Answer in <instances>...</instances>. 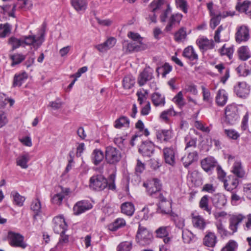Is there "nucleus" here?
I'll return each mask as SVG.
<instances>
[{"label":"nucleus","instance_id":"obj_3","mask_svg":"<svg viewBox=\"0 0 251 251\" xmlns=\"http://www.w3.org/2000/svg\"><path fill=\"white\" fill-rule=\"evenodd\" d=\"M153 235L146 227L139 224L136 235V241L140 246L150 245L152 241Z\"/></svg>","mask_w":251,"mask_h":251},{"label":"nucleus","instance_id":"obj_2","mask_svg":"<svg viewBox=\"0 0 251 251\" xmlns=\"http://www.w3.org/2000/svg\"><path fill=\"white\" fill-rule=\"evenodd\" d=\"M143 186L146 188L147 192L152 198L157 199L166 194L165 192L162 190V184L157 178H153L144 182Z\"/></svg>","mask_w":251,"mask_h":251},{"label":"nucleus","instance_id":"obj_56","mask_svg":"<svg viewBox=\"0 0 251 251\" xmlns=\"http://www.w3.org/2000/svg\"><path fill=\"white\" fill-rule=\"evenodd\" d=\"M132 248L130 242H124L121 243L117 247V251H130Z\"/></svg>","mask_w":251,"mask_h":251},{"label":"nucleus","instance_id":"obj_20","mask_svg":"<svg viewBox=\"0 0 251 251\" xmlns=\"http://www.w3.org/2000/svg\"><path fill=\"white\" fill-rule=\"evenodd\" d=\"M197 44L199 48L203 50H211L214 48L215 44L212 40H208L206 38H201L197 40Z\"/></svg>","mask_w":251,"mask_h":251},{"label":"nucleus","instance_id":"obj_49","mask_svg":"<svg viewBox=\"0 0 251 251\" xmlns=\"http://www.w3.org/2000/svg\"><path fill=\"white\" fill-rule=\"evenodd\" d=\"M216 226L217 228L218 233L222 236H227L230 234V233L225 229L224 226L222 223V221L220 219L216 223Z\"/></svg>","mask_w":251,"mask_h":251},{"label":"nucleus","instance_id":"obj_16","mask_svg":"<svg viewBox=\"0 0 251 251\" xmlns=\"http://www.w3.org/2000/svg\"><path fill=\"white\" fill-rule=\"evenodd\" d=\"M154 151L153 144L150 141L143 142L139 148V152L143 156H151Z\"/></svg>","mask_w":251,"mask_h":251},{"label":"nucleus","instance_id":"obj_27","mask_svg":"<svg viewBox=\"0 0 251 251\" xmlns=\"http://www.w3.org/2000/svg\"><path fill=\"white\" fill-rule=\"evenodd\" d=\"M239 58L242 61H246L251 57V53L248 46H243L237 50Z\"/></svg>","mask_w":251,"mask_h":251},{"label":"nucleus","instance_id":"obj_53","mask_svg":"<svg viewBox=\"0 0 251 251\" xmlns=\"http://www.w3.org/2000/svg\"><path fill=\"white\" fill-rule=\"evenodd\" d=\"M60 234V238L59 239L57 246L58 247H63L67 244L69 242V235L66 234L65 233Z\"/></svg>","mask_w":251,"mask_h":251},{"label":"nucleus","instance_id":"obj_18","mask_svg":"<svg viewBox=\"0 0 251 251\" xmlns=\"http://www.w3.org/2000/svg\"><path fill=\"white\" fill-rule=\"evenodd\" d=\"M245 217L242 214L233 215L229 219V228L232 231V234L237 232L239 225L243 221Z\"/></svg>","mask_w":251,"mask_h":251},{"label":"nucleus","instance_id":"obj_1","mask_svg":"<svg viewBox=\"0 0 251 251\" xmlns=\"http://www.w3.org/2000/svg\"><path fill=\"white\" fill-rule=\"evenodd\" d=\"M115 176L114 174L110 175L109 183L104 176L101 174H97L91 176L89 180V187L91 189L101 191L108 187L109 189L114 190L116 189L115 184Z\"/></svg>","mask_w":251,"mask_h":251},{"label":"nucleus","instance_id":"obj_37","mask_svg":"<svg viewBox=\"0 0 251 251\" xmlns=\"http://www.w3.org/2000/svg\"><path fill=\"white\" fill-rule=\"evenodd\" d=\"M151 100L153 104L156 106H164L165 104V98L159 93H154L152 95Z\"/></svg>","mask_w":251,"mask_h":251},{"label":"nucleus","instance_id":"obj_9","mask_svg":"<svg viewBox=\"0 0 251 251\" xmlns=\"http://www.w3.org/2000/svg\"><path fill=\"white\" fill-rule=\"evenodd\" d=\"M165 195L166 194H163L162 196L157 198L159 202L157 204L156 211L162 214H168L171 211V203L167 200Z\"/></svg>","mask_w":251,"mask_h":251},{"label":"nucleus","instance_id":"obj_17","mask_svg":"<svg viewBox=\"0 0 251 251\" xmlns=\"http://www.w3.org/2000/svg\"><path fill=\"white\" fill-rule=\"evenodd\" d=\"M218 165L217 161L212 156H208L201 161V166L206 172L212 170Z\"/></svg>","mask_w":251,"mask_h":251},{"label":"nucleus","instance_id":"obj_39","mask_svg":"<svg viewBox=\"0 0 251 251\" xmlns=\"http://www.w3.org/2000/svg\"><path fill=\"white\" fill-rule=\"evenodd\" d=\"M187 37L186 28L181 27L174 35L175 40L177 42H181L183 41Z\"/></svg>","mask_w":251,"mask_h":251},{"label":"nucleus","instance_id":"obj_55","mask_svg":"<svg viewBox=\"0 0 251 251\" xmlns=\"http://www.w3.org/2000/svg\"><path fill=\"white\" fill-rule=\"evenodd\" d=\"M41 204L39 200L37 199L33 201L31 204V209L33 211L36 215H38L41 211Z\"/></svg>","mask_w":251,"mask_h":251},{"label":"nucleus","instance_id":"obj_24","mask_svg":"<svg viewBox=\"0 0 251 251\" xmlns=\"http://www.w3.org/2000/svg\"><path fill=\"white\" fill-rule=\"evenodd\" d=\"M182 18V15L180 13L174 14L170 17L167 26L165 27V30L167 31H171L173 26L176 24H179Z\"/></svg>","mask_w":251,"mask_h":251},{"label":"nucleus","instance_id":"obj_29","mask_svg":"<svg viewBox=\"0 0 251 251\" xmlns=\"http://www.w3.org/2000/svg\"><path fill=\"white\" fill-rule=\"evenodd\" d=\"M227 94L224 89H220L216 97V102L219 106H224L226 103L227 100Z\"/></svg>","mask_w":251,"mask_h":251},{"label":"nucleus","instance_id":"obj_34","mask_svg":"<svg viewBox=\"0 0 251 251\" xmlns=\"http://www.w3.org/2000/svg\"><path fill=\"white\" fill-rule=\"evenodd\" d=\"M121 208L123 213L130 216L133 214L135 211L134 204L130 202L123 203L121 206Z\"/></svg>","mask_w":251,"mask_h":251},{"label":"nucleus","instance_id":"obj_46","mask_svg":"<svg viewBox=\"0 0 251 251\" xmlns=\"http://www.w3.org/2000/svg\"><path fill=\"white\" fill-rule=\"evenodd\" d=\"M170 228L169 226H161L159 227L155 231L157 237L159 238L167 237L169 234Z\"/></svg>","mask_w":251,"mask_h":251},{"label":"nucleus","instance_id":"obj_62","mask_svg":"<svg viewBox=\"0 0 251 251\" xmlns=\"http://www.w3.org/2000/svg\"><path fill=\"white\" fill-rule=\"evenodd\" d=\"M64 198V195L63 193H58L54 195L51 199L52 203L56 204H60Z\"/></svg>","mask_w":251,"mask_h":251},{"label":"nucleus","instance_id":"obj_19","mask_svg":"<svg viewBox=\"0 0 251 251\" xmlns=\"http://www.w3.org/2000/svg\"><path fill=\"white\" fill-rule=\"evenodd\" d=\"M213 205L217 208L222 209L226 203V196L220 193L214 194L211 198Z\"/></svg>","mask_w":251,"mask_h":251},{"label":"nucleus","instance_id":"obj_57","mask_svg":"<svg viewBox=\"0 0 251 251\" xmlns=\"http://www.w3.org/2000/svg\"><path fill=\"white\" fill-rule=\"evenodd\" d=\"M8 102L12 105L13 104L14 101L13 100L7 99L4 94L0 93V108L4 107Z\"/></svg>","mask_w":251,"mask_h":251},{"label":"nucleus","instance_id":"obj_47","mask_svg":"<svg viewBox=\"0 0 251 251\" xmlns=\"http://www.w3.org/2000/svg\"><path fill=\"white\" fill-rule=\"evenodd\" d=\"M202 90L203 100L209 104L212 102V98L209 90L206 89L204 86L201 87Z\"/></svg>","mask_w":251,"mask_h":251},{"label":"nucleus","instance_id":"obj_60","mask_svg":"<svg viewBox=\"0 0 251 251\" xmlns=\"http://www.w3.org/2000/svg\"><path fill=\"white\" fill-rule=\"evenodd\" d=\"M145 169V165L142 161L138 159L135 167V173L137 175H140Z\"/></svg>","mask_w":251,"mask_h":251},{"label":"nucleus","instance_id":"obj_6","mask_svg":"<svg viewBox=\"0 0 251 251\" xmlns=\"http://www.w3.org/2000/svg\"><path fill=\"white\" fill-rule=\"evenodd\" d=\"M226 124L233 125L239 119L238 110L237 107L234 104L227 105L225 109Z\"/></svg>","mask_w":251,"mask_h":251},{"label":"nucleus","instance_id":"obj_63","mask_svg":"<svg viewBox=\"0 0 251 251\" xmlns=\"http://www.w3.org/2000/svg\"><path fill=\"white\" fill-rule=\"evenodd\" d=\"M171 12V8L169 4L167 5V8L163 11L160 16V19L161 22L164 23L166 21V19L168 15Z\"/></svg>","mask_w":251,"mask_h":251},{"label":"nucleus","instance_id":"obj_45","mask_svg":"<svg viewBox=\"0 0 251 251\" xmlns=\"http://www.w3.org/2000/svg\"><path fill=\"white\" fill-rule=\"evenodd\" d=\"M126 221L123 218H117L112 224L110 225V228L112 231H116L118 228L124 226Z\"/></svg>","mask_w":251,"mask_h":251},{"label":"nucleus","instance_id":"obj_38","mask_svg":"<svg viewBox=\"0 0 251 251\" xmlns=\"http://www.w3.org/2000/svg\"><path fill=\"white\" fill-rule=\"evenodd\" d=\"M233 173L238 177L242 178L245 175V172L240 161H236L233 166Z\"/></svg>","mask_w":251,"mask_h":251},{"label":"nucleus","instance_id":"obj_13","mask_svg":"<svg viewBox=\"0 0 251 251\" xmlns=\"http://www.w3.org/2000/svg\"><path fill=\"white\" fill-rule=\"evenodd\" d=\"M249 38V29L246 26L242 25L237 28L235 34V40L237 43L247 42Z\"/></svg>","mask_w":251,"mask_h":251},{"label":"nucleus","instance_id":"obj_26","mask_svg":"<svg viewBox=\"0 0 251 251\" xmlns=\"http://www.w3.org/2000/svg\"><path fill=\"white\" fill-rule=\"evenodd\" d=\"M71 4L77 12H84L88 5L87 0H71Z\"/></svg>","mask_w":251,"mask_h":251},{"label":"nucleus","instance_id":"obj_42","mask_svg":"<svg viewBox=\"0 0 251 251\" xmlns=\"http://www.w3.org/2000/svg\"><path fill=\"white\" fill-rule=\"evenodd\" d=\"M129 125V119L126 117L122 116L116 120L114 126L117 128H121L124 126L128 127Z\"/></svg>","mask_w":251,"mask_h":251},{"label":"nucleus","instance_id":"obj_14","mask_svg":"<svg viewBox=\"0 0 251 251\" xmlns=\"http://www.w3.org/2000/svg\"><path fill=\"white\" fill-rule=\"evenodd\" d=\"M176 150V148L175 146L166 147L163 149L164 158L166 163L172 166L175 164Z\"/></svg>","mask_w":251,"mask_h":251},{"label":"nucleus","instance_id":"obj_10","mask_svg":"<svg viewBox=\"0 0 251 251\" xmlns=\"http://www.w3.org/2000/svg\"><path fill=\"white\" fill-rule=\"evenodd\" d=\"M234 91L237 97L245 99L249 95L250 86L245 81L238 82L234 87Z\"/></svg>","mask_w":251,"mask_h":251},{"label":"nucleus","instance_id":"obj_12","mask_svg":"<svg viewBox=\"0 0 251 251\" xmlns=\"http://www.w3.org/2000/svg\"><path fill=\"white\" fill-rule=\"evenodd\" d=\"M165 0H153L150 4L149 7L151 9L152 14L149 15L146 18L147 20L151 22L156 23L157 22V16L155 14V11L160 9L164 3Z\"/></svg>","mask_w":251,"mask_h":251},{"label":"nucleus","instance_id":"obj_64","mask_svg":"<svg viewBox=\"0 0 251 251\" xmlns=\"http://www.w3.org/2000/svg\"><path fill=\"white\" fill-rule=\"evenodd\" d=\"M175 112L173 109L171 108L166 110L163 111L160 114V118L162 119L164 121H167L168 120V116H172L173 115V113Z\"/></svg>","mask_w":251,"mask_h":251},{"label":"nucleus","instance_id":"obj_36","mask_svg":"<svg viewBox=\"0 0 251 251\" xmlns=\"http://www.w3.org/2000/svg\"><path fill=\"white\" fill-rule=\"evenodd\" d=\"M156 136L161 141L168 142L173 137L172 132L170 130H162L157 132Z\"/></svg>","mask_w":251,"mask_h":251},{"label":"nucleus","instance_id":"obj_15","mask_svg":"<svg viewBox=\"0 0 251 251\" xmlns=\"http://www.w3.org/2000/svg\"><path fill=\"white\" fill-rule=\"evenodd\" d=\"M92 205L88 201L83 200L77 202L74 206V214L78 215L91 209Z\"/></svg>","mask_w":251,"mask_h":251},{"label":"nucleus","instance_id":"obj_43","mask_svg":"<svg viewBox=\"0 0 251 251\" xmlns=\"http://www.w3.org/2000/svg\"><path fill=\"white\" fill-rule=\"evenodd\" d=\"M11 195L13 197L14 203L19 206H21L23 205V203L25 201V198L21 196L18 192L16 191H12Z\"/></svg>","mask_w":251,"mask_h":251},{"label":"nucleus","instance_id":"obj_41","mask_svg":"<svg viewBox=\"0 0 251 251\" xmlns=\"http://www.w3.org/2000/svg\"><path fill=\"white\" fill-rule=\"evenodd\" d=\"M208 198L207 195L203 196L200 200L199 206L203 210L206 211L209 214H210L211 213V208L208 205Z\"/></svg>","mask_w":251,"mask_h":251},{"label":"nucleus","instance_id":"obj_21","mask_svg":"<svg viewBox=\"0 0 251 251\" xmlns=\"http://www.w3.org/2000/svg\"><path fill=\"white\" fill-rule=\"evenodd\" d=\"M148 48V46L143 43H140L138 44L136 43H129L126 46V53L131 52H137L145 50Z\"/></svg>","mask_w":251,"mask_h":251},{"label":"nucleus","instance_id":"obj_31","mask_svg":"<svg viewBox=\"0 0 251 251\" xmlns=\"http://www.w3.org/2000/svg\"><path fill=\"white\" fill-rule=\"evenodd\" d=\"M218 52L221 56L226 55L229 59L232 58L234 52V48L233 45L228 46L227 44H224L221 48L219 49Z\"/></svg>","mask_w":251,"mask_h":251},{"label":"nucleus","instance_id":"obj_23","mask_svg":"<svg viewBox=\"0 0 251 251\" xmlns=\"http://www.w3.org/2000/svg\"><path fill=\"white\" fill-rule=\"evenodd\" d=\"M192 217L194 227L203 230L206 226V223L203 218L201 216L195 215L193 213L192 214Z\"/></svg>","mask_w":251,"mask_h":251},{"label":"nucleus","instance_id":"obj_25","mask_svg":"<svg viewBox=\"0 0 251 251\" xmlns=\"http://www.w3.org/2000/svg\"><path fill=\"white\" fill-rule=\"evenodd\" d=\"M238 179L234 176H229L228 179L224 180L225 188L228 191L232 192L238 185Z\"/></svg>","mask_w":251,"mask_h":251},{"label":"nucleus","instance_id":"obj_44","mask_svg":"<svg viewBox=\"0 0 251 251\" xmlns=\"http://www.w3.org/2000/svg\"><path fill=\"white\" fill-rule=\"evenodd\" d=\"M11 26L8 23L0 24V37L4 38L11 32Z\"/></svg>","mask_w":251,"mask_h":251},{"label":"nucleus","instance_id":"obj_5","mask_svg":"<svg viewBox=\"0 0 251 251\" xmlns=\"http://www.w3.org/2000/svg\"><path fill=\"white\" fill-rule=\"evenodd\" d=\"M105 160L107 163L115 165L119 162L122 157L120 151L116 148L108 146L105 149Z\"/></svg>","mask_w":251,"mask_h":251},{"label":"nucleus","instance_id":"obj_59","mask_svg":"<svg viewBox=\"0 0 251 251\" xmlns=\"http://www.w3.org/2000/svg\"><path fill=\"white\" fill-rule=\"evenodd\" d=\"M177 7H179L185 13H187V3L185 0H176Z\"/></svg>","mask_w":251,"mask_h":251},{"label":"nucleus","instance_id":"obj_33","mask_svg":"<svg viewBox=\"0 0 251 251\" xmlns=\"http://www.w3.org/2000/svg\"><path fill=\"white\" fill-rule=\"evenodd\" d=\"M183 56L191 61H197L198 59V55L192 46H189L184 50Z\"/></svg>","mask_w":251,"mask_h":251},{"label":"nucleus","instance_id":"obj_52","mask_svg":"<svg viewBox=\"0 0 251 251\" xmlns=\"http://www.w3.org/2000/svg\"><path fill=\"white\" fill-rule=\"evenodd\" d=\"M250 4L251 3L249 1H245L242 3H238L236 6V9L240 12L247 13Z\"/></svg>","mask_w":251,"mask_h":251},{"label":"nucleus","instance_id":"obj_35","mask_svg":"<svg viewBox=\"0 0 251 251\" xmlns=\"http://www.w3.org/2000/svg\"><path fill=\"white\" fill-rule=\"evenodd\" d=\"M28 75L25 72L16 74L14 77L13 86L20 87L27 79Z\"/></svg>","mask_w":251,"mask_h":251},{"label":"nucleus","instance_id":"obj_8","mask_svg":"<svg viewBox=\"0 0 251 251\" xmlns=\"http://www.w3.org/2000/svg\"><path fill=\"white\" fill-rule=\"evenodd\" d=\"M54 232L57 234L66 233L67 230L68 226L64 218L61 216H56L53 219Z\"/></svg>","mask_w":251,"mask_h":251},{"label":"nucleus","instance_id":"obj_30","mask_svg":"<svg viewBox=\"0 0 251 251\" xmlns=\"http://www.w3.org/2000/svg\"><path fill=\"white\" fill-rule=\"evenodd\" d=\"M30 160V156L28 153H24L19 155L16 158V164L22 169H27L28 168L27 163Z\"/></svg>","mask_w":251,"mask_h":251},{"label":"nucleus","instance_id":"obj_22","mask_svg":"<svg viewBox=\"0 0 251 251\" xmlns=\"http://www.w3.org/2000/svg\"><path fill=\"white\" fill-rule=\"evenodd\" d=\"M198 158L197 151L189 152L187 155L182 157L181 161L185 168L188 167L194 162L197 161Z\"/></svg>","mask_w":251,"mask_h":251},{"label":"nucleus","instance_id":"obj_51","mask_svg":"<svg viewBox=\"0 0 251 251\" xmlns=\"http://www.w3.org/2000/svg\"><path fill=\"white\" fill-rule=\"evenodd\" d=\"M12 62L11 63L12 66L18 64L22 62L25 59V56L21 54H15L11 56L10 57Z\"/></svg>","mask_w":251,"mask_h":251},{"label":"nucleus","instance_id":"obj_11","mask_svg":"<svg viewBox=\"0 0 251 251\" xmlns=\"http://www.w3.org/2000/svg\"><path fill=\"white\" fill-rule=\"evenodd\" d=\"M153 74V70L152 68L149 66L145 67L138 77L137 82L139 85L142 86L151 80L154 77Z\"/></svg>","mask_w":251,"mask_h":251},{"label":"nucleus","instance_id":"obj_48","mask_svg":"<svg viewBox=\"0 0 251 251\" xmlns=\"http://www.w3.org/2000/svg\"><path fill=\"white\" fill-rule=\"evenodd\" d=\"M8 43L12 46V50H14L24 44V41L23 40L17 39L15 37H11L9 39Z\"/></svg>","mask_w":251,"mask_h":251},{"label":"nucleus","instance_id":"obj_4","mask_svg":"<svg viewBox=\"0 0 251 251\" xmlns=\"http://www.w3.org/2000/svg\"><path fill=\"white\" fill-rule=\"evenodd\" d=\"M7 239L9 245L13 247L21 248L23 249L27 247V244L24 241V237L19 233L12 231H8Z\"/></svg>","mask_w":251,"mask_h":251},{"label":"nucleus","instance_id":"obj_54","mask_svg":"<svg viewBox=\"0 0 251 251\" xmlns=\"http://www.w3.org/2000/svg\"><path fill=\"white\" fill-rule=\"evenodd\" d=\"M237 248V245L236 242L234 241H229L226 245L222 248L221 251H235Z\"/></svg>","mask_w":251,"mask_h":251},{"label":"nucleus","instance_id":"obj_61","mask_svg":"<svg viewBox=\"0 0 251 251\" xmlns=\"http://www.w3.org/2000/svg\"><path fill=\"white\" fill-rule=\"evenodd\" d=\"M127 36L132 39L133 41L137 42V44H140V43H142V37L137 33H134L132 31H130L128 33Z\"/></svg>","mask_w":251,"mask_h":251},{"label":"nucleus","instance_id":"obj_50","mask_svg":"<svg viewBox=\"0 0 251 251\" xmlns=\"http://www.w3.org/2000/svg\"><path fill=\"white\" fill-rule=\"evenodd\" d=\"M213 17L211 19L210 22V26L214 29L220 24L221 20L222 15L221 14L215 15L213 14Z\"/></svg>","mask_w":251,"mask_h":251},{"label":"nucleus","instance_id":"obj_28","mask_svg":"<svg viewBox=\"0 0 251 251\" xmlns=\"http://www.w3.org/2000/svg\"><path fill=\"white\" fill-rule=\"evenodd\" d=\"M217 242V237L214 233L208 232L203 238V244L208 247H214Z\"/></svg>","mask_w":251,"mask_h":251},{"label":"nucleus","instance_id":"obj_40","mask_svg":"<svg viewBox=\"0 0 251 251\" xmlns=\"http://www.w3.org/2000/svg\"><path fill=\"white\" fill-rule=\"evenodd\" d=\"M135 78L130 75L126 76L123 80V86L126 89H130L135 84Z\"/></svg>","mask_w":251,"mask_h":251},{"label":"nucleus","instance_id":"obj_7","mask_svg":"<svg viewBox=\"0 0 251 251\" xmlns=\"http://www.w3.org/2000/svg\"><path fill=\"white\" fill-rule=\"evenodd\" d=\"M45 30L46 26L45 25H43L42 28V33L39 37L36 39L35 36L29 35L24 36L23 39L24 43L26 45H32L34 48H38L41 45L44 40Z\"/></svg>","mask_w":251,"mask_h":251},{"label":"nucleus","instance_id":"obj_58","mask_svg":"<svg viewBox=\"0 0 251 251\" xmlns=\"http://www.w3.org/2000/svg\"><path fill=\"white\" fill-rule=\"evenodd\" d=\"M225 133L228 137L233 140H237L240 137V134L233 129H225Z\"/></svg>","mask_w":251,"mask_h":251},{"label":"nucleus","instance_id":"obj_32","mask_svg":"<svg viewBox=\"0 0 251 251\" xmlns=\"http://www.w3.org/2000/svg\"><path fill=\"white\" fill-rule=\"evenodd\" d=\"M104 156V153L100 150L95 149L93 151L91 155L92 162L95 165H98L103 160Z\"/></svg>","mask_w":251,"mask_h":251}]
</instances>
